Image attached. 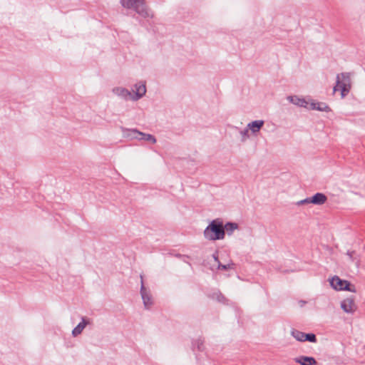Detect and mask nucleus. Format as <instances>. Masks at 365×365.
<instances>
[{
    "instance_id": "nucleus-1",
    "label": "nucleus",
    "mask_w": 365,
    "mask_h": 365,
    "mask_svg": "<svg viewBox=\"0 0 365 365\" xmlns=\"http://www.w3.org/2000/svg\"><path fill=\"white\" fill-rule=\"evenodd\" d=\"M205 239L211 241L222 240L225 238V229L221 219L217 218L210 222L204 230Z\"/></svg>"
},
{
    "instance_id": "nucleus-2",
    "label": "nucleus",
    "mask_w": 365,
    "mask_h": 365,
    "mask_svg": "<svg viewBox=\"0 0 365 365\" xmlns=\"http://www.w3.org/2000/svg\"><path fill=\"white\" fill-rule=\"evenodd\" d=\"M120 4L127 9H133L143 18H153L145 0H120Z\"/></svg>"
},
{
    "instance_id": "nucleus-3",
    "label": "nucleus",
    "mask_w": 365,
    "mask_h": 365,
    "mask_svg": "<svg viewBox=\"0 0 365 365\" xmlns=\"http://www.w3.org/2000/svg\"><path fill=\"white\" fill-rule=\"evenodd\" d=\"M338 88L341 89L342 98L348 94L351 88V78L349 73H341L336 76V83L334 87V92Z\"/></svg>"
},
{
    "instance_id": "nucleus-4",
    "label": "nucleus",
    "mask_w": 365,
    "mask_h": 365,
    "mask_svg": "<svg viewBox=\"0 0 365 365\" xmlns=\"http://www.w3.org/2000/svg\"><path fill=\"white\" fill-rule=\"evenodd\" d=\"M331 287L338 291L345 290L351 292H356L354 285L350 284L347 280L341 279L338 276H334L330 280Z\"/></svg>"
},
{
    "instance_id": "nucleus-5",
    "label": "nucleus",
    "mask_w": 365,
    "mask_h": 365,
    "mask_svg": "<svg viewBox=\"0 0 365 365\" xmlns=\"http://www.w3.org/2000/svg\"><path fill=\"white\" fill-rule=\"evenodd\" d=\"M140 294L145 309H149L153 304V298L149 290H148L143 283V277L140 274Z\"/></svg>"
},
{
    "instance_id": "nucleus-6",
    "label": "nucleus",
    "mask_w": 365,
    "mask_h": 365,
    "mask_svg": "<svg viewBox=\"0 0 365 365\" xmlns=\"http://www.w3.org/2000/svg\"><path fill=\"white\" fill-rule=\"evenodd\" d=\"M341 308L346 313L353 314L356 310L354 297H350L344 299L341 302Z\"/></svg>"
},
{
    "instance_id": "nucleus-7",
    "label": "nucleus",
    "mask_w": 365,
    "mask_h": 365,
    "mask_svg": "<svg viewBox=\"0 0 365 365\" xmlns=\"http://www.w3.org/2000/svg\"><path fill=\"white\" fill-rule=\"evenodd\" d=\"M135 93L133 94V101H136L143 97L146 93L145 83L140 81L134 85Z\"/></svg>"
},
{
    "instance_id": "nucleus-8",
    "label": "nucleus",
    "mask_w": 365,
    "mask_h": 365,
    "mask_svg": "<svg viewBox=\"0 0 365 365\" xmlns=\"http://www.w3.org/2000/svg\"><path fill=\"white\" fill-rule=\"evenodd\" d=\"M287 99L292 104L299 107L305 108L309 109L311 100H306L304 98H300L297 96H289Z\"/></svg>"
},
{
    "instance_id": "nucleus-9",
    "label": "nucleus",
    "mask_w": 365,
    "mask_h": 365,
    "mask_svg": "<svg viewBox=\"0 0 365 365\" xmlns=\"http://www.w3.org/2000/svg\"><path fill=\"white\" fill-rule=\"evenodd\" d=\"M112 91L115 95L124 100L130 99L133 101V93L125 88L115 87L113 88Z\"/></svg>"
},
{
    "instance_id": "nucleus-10",
    "label": "nucleus",
    "mask_w": 365,
    "mask_h": 365,
    "mask_svg": "<svg viewBox=\"0 0 365 365\" xmlns=\"http://www.w3.org/2000/svg\"><path fill=\"white\" fill-rule=\"evenodd\" d=\"M309 109L317 110L324 111V112L331 111V108L326 103L315 102L314 101H312V100L310 101Z\"/></svg>"
},
{
    "instance_id": "nucleus-11",
    "label": "nucleus",
    "mask_w": 365,
    "mask_h": 365,
    "mask_svg": "<svg viewBox=\"0 0 365 365\" xmlns=\"http://www.w3.org/2000/svg\"><path fill=\"white\" fill-rule=\"evenodd\" d=\"M91 319L82 317L81 322L73 329L72 335L77 336L81 334L86 325L90 324Z\"/></svg>"
},
{
    "instance_id": "nucleus-12",
    "label": "nucleus",
    "mask_w": 365,
    "mask_h": 365,
    "mask_svg": "<svg viewBox=\"0 0 365 365\" xmlns=\"http://www.w3.org/2000/svg\"><path fill=\"white\" fill-rule=\"evenodd\" d=\"M123 135L125 138L129 139H138L139 140L140 135L141 132L138 130L137 129H129L121 128Z\"/></svg>"
},
{
    "instance_id": "nucleus-13",
    "label": "nucleus",
    "mask_w": 365,
    "mask_h": 365,
    "mask_svg": "<svg viewBox=\"0 0 365 365\" xmlns=\"http://www.w3.org/2000/svg\"><path fill=\"white\" fill-rule=\"evenodd\" d=\"M264 124V121L262 120H254L247 124V128H249L253 134H256L261 130Z\"/></svg>"
},
{
    "instance_id": "nucleus-14",
    "label": "nucleus",
    "mask_w": 365,
    "mask_h": 365,
    "mask_svg": "<svg viewBox=\"0 0 365 365\" xmlns=\"http://www.w3.org/2000/svg\"><path fill=\"white\" fill-rule=\"evenodd\" d=\"M327 200V197L322 192H317L311 197L312 203L317 205H322Z\"/></svg>"
},
{
    "instance_id": "nucleus-15",
    "label": "nucleus",
    "mask_w": 365,
    "mask_h": 365,
    "mask_svg": "<svg viewBox=\"0 0 365 365\" xmlns=\"http://www.w3.org/2000/svg\"><path fill=\"white\" fill-rule=\"evenodd\" d=\"M294 361L301 365H316L317 361L314 357L302 356L294 359Z\"/></svg>"
},
{
    "instance_id": "nucleus-16",
    "label": "nucleus",
    "mask_w": 365,
    "mask_h": 365,
    "mask_svg": "<svg viewBox=\"0 0 365 365\" xmlns=\"http://www.w3.org/2000/svg\"><path fill=\"white\" fill-rule=\"evenodd\" d=\"M225 232H226L228 235H231L233 232L238 228V225L235 222H227L223 225Z\"/></svg>"
},
{
    "instance_id": "nucleus-17",
    "label": "nucleus",
    "mask_w": 365,
    "mask_h": 365,
    "mask_svg": "<svg viewBox=\"0 0 365 365\" xmlns=\"http://www.w3.org/2000/svg\"><path fill=\"white\" fill-rule=\"evenodd\" d=\"M139 140H145V141H150L153 144L155 143H156V138L154 135H151V134H148V133H142L141 132V134L140 135V137H139Z\"/></svg>"
},
{
    "instance_id": "nucleus-18",
    "label": "nucleus",
    "mask_w": 365,
    "mask_h": 365,
    "mask_svg": "<svg viewBox=\"0 0 365 365\" xmlns=\"http://www.w3.org/2000/svg\"><path fill=\"white\" fill-rule=\"evenodd\" d=\"M291 334L296 340L299 341H304V332H302L297 329H293L291 331Z\"/></svg>"
},
{
    "instance_id": "nucleus-19",
    "label": "nucleus",
    "mask_w": 365,
    "mask_h": 365,
    "mask_svg": "<svg viewBox=\"0 0 365 365\" xmlns=\"http://www.w3.org/2000/svg\"><path fill=\"white\" fill-rule=\"evenodd\" d=\"M234 268H235V264L232 262L228 263L227 264H222L221 263H219L217 264L218 269L228 270V269H232Z\"/></svg>"
},
{
    "instance_id": "nucleus-20",
    "label": "nucleus",
    "mask_w": 365,
    "mask_h": 365,
    "mask_svg": "<svg viewBox=\"0 0 365 365\" xmlns=\"http://www.w3.org/2000/svg\"><path fill=\"white\" fill-rule=\"evenodd\" d=\"M309 341V342H312V343H316L317 342V336L314 334H312V333H309V334H304V341Z\"/></svg>"
},
{
    "instance_id": "nucleus-21",
    "label": "nucleus",
    "mask_w": 365,
    "mask_h": 365,
    "mask_svg": "<svg viewBox=\"0 0 365 365\" xmlns=\"http://www.w3.org/2000/svg\"><path fill=\"white\" fill-rule=\"evenodd\" d=\"M312 203L311 197H307L304 200H299L296 202V205L298 206L303 205H307Z\"/></svg>"
},
{
    "instance_id": "nucleus-22",
    "label": "nucleus",
    "mask_w": 365,
    "mask_h": 365,
    "mask_svg": "<svg viewBox=\"0 0 365 365\" xmlns=\"http://www.w3.org/2000/svg\"><path fill=\"white\" fill-rule=\"evenodd\" d=\"M249 128H245L243 130L240 131V135H242V141H245L247 138L249 137L248 133H249Z\"/></svg>"
},
{
    "instance_id": "nucleus-23",
    "label": "nucleus",
    "mask_w": 365,
    "mask_h": 365,
    "mask_svg": "<svg viewBox=\"0 0 365 365\" xmlns=\"http://www.w3.org/2000/svg\"><path fill=\"white\" fill-rule=\"evenodd\" d=\"M214 295L216 297V299L219 302H224L225 300V297L220 292L215 293Z\"/></svg>"
},
{
    "instance_id": "nucleus-24",
    "label": "nucleus",
    "mask_w": 365,
    "mask_h": 365,
    "mask_svg": "<svg viewBox=\"0 0 365 365\" xmlns=\"http://www.w3.org/2000/svg\"><path fill=\"white\" fill-rule=\"evenodd\" d=\"M212 257H213L214 260L217 263V264L219 263H220L219 261V259H218V252L217 251H215V252L212 254Z\"/></svg>"
},
{
    "instance_id": "nucleus-25",
    "label": "nucleus",
    "mask_w": 365,
    "mask_h": 365,
    "mask_svg": "<svg viewBox=\"0 0 365 365\" xmlns=\"http://www.w3.org/2000/svg\"><path fill=\"white\" fill-rule=\"evenodd\" d=\"M305 304V302H302L301 304Z\"/></svg>"
},
{
    "instance_id": "nucleus-26",
    "label": "nucleus",
    "mask_w": 365,
    "mask_h": 365,
    "mask_svg": "<svg viewBox=\"0 0 365 365\" xmlns=\"http://www.w3.org/2000/svg\"><path fill=\"white\" fill-rule=\"evenodd\" d=\"M305 304V302H302L301 304Z\"/></svg>"
}]
</instances>
